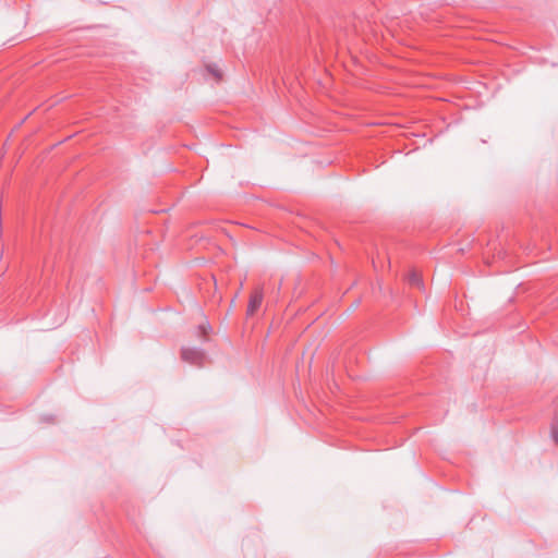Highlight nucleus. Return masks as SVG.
Listing matches in <instances>:
<instances>
[{
    "mask_svg": "<svg viewBox=\"0 0 558 558\" xmlns=\"http://www.w3.org/2000/svg\"><path fill=\"white\" fill-rule=\"evenodd\" d=\"M181 359L194 366L202 367L206 362V353L202 349L183 347Z\"/></svg>",
    "mask_w": 558,
    "mask_h": 558,
    "instance_id": "nucleus-1",
    "label": "nucleus"
},
{
    "mask_svg": "<svg viewBox=\"0 0 558 558\" xmlns=\"http://www.w3.org/2000/svg\"><path fill=\"white\" fill-rule=\"evenodd\" d=\"M264 299L263 289L256 288L250 296L246 314L253 315L262 305Z\"/></svg>",
    "mask_w": 558,
    "mask_h": 558,
    "instance_id": "nucleus-2",
    "label": "nucleus"
},
{
    "mask_svg": "<svg viewBox=\"0 0 558 558\" xmlns=\"http://www.w3.org/2000/svg\"><path fill=\"white\" fill-rule=\"evenodd\" d=\"M407 281L410 287L416 288L418 290H424V282L422 276L416 270H411L407 275Z\"/></svg>",
    "mask_w": 558,
    "mask_h": 558,
    "instance_id": "nucleus-3",
    "label": "nucleus"
},
{
    "mask_svg": "<svg viewBox=\"0 0 558 558\" xmlns=\"http://www.w3.org/2000/svg\"><path fill=\"white\" fill-rule=\"evenodd\" d=\"M206 69H207V71H208L213 76H215V78H216L217 81L221 80L222 74H221L220 70L217 68V65H215V64H208V65L206 66Z\"/></svg>",
    "mask_w": 558,
    "mask_h": 558,
    "instance_id": "nucleus-4",
    "label": "nucleus"
},
{
    "mask_svg": "<svg viewBox=\"0 0 558 558\" xmlns=\"http://www.w3.org/2000/svg\"><path fill=\"white\" fill-rule=\"evenodd\" d=\"M211 329L210 325L208 323L206 324H201L198 326V332H199V336L204 339V340H207V335L209 332V330Z\"/></svg>",
    "mask_w": 558,
    "mask_h": 558,
    "instance_id": "nucleus-5",
    "label": "nucleus"
},
{
    "mask_svg": "<svg viewBox=\"0 0 558 558\" xmlns=\"http://www.w3.org/2000/svg\"><path fill=\"white\" fill-rule=\"evenodd\" d=\"M551 436L554 441L558 445V422H555L551 425Z\"/></svg>",
    "mask_w": 558,
    "mask_h": 558,
    "instance_id": "nucleus-6",
    "label": "nucleus"
}]
</instances>
